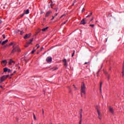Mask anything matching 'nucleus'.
<instances>
[{"instance_id":"7","label":"nucleus","mask_w":124,"mask_h":124,"mask_svg":"<svg viewBox=\"0 0 124 124\" xmlns=\"http://www.w3.org/2000/svg\"><path fill=\"white\" fill-rule=\"evenodd\" d=\"M108 110L111 114H114V109H113V108L109 107L108 108Z\"/></svg>"},{"instance_id":"10","label":"nucleus","mask_w":124,"mask_h":124,"mask_svg":"<svg viewBox=\"0 0 124 124\" xmlns=\"http://www.w3.org/2000/svg\"><path fill=\"white\" fill-rule=\"evenodd\" d=\"M81 25H86V19L85 18L83 19L80 22Z\"/></svg>"},{"instance_id":"15","label":"nucleus","mask_w":124,"mask_h":124,"mask_svg":"<svg viewBox=\"0 0 124 124\" xmlns=\"http://www.w3.org/2000/svg\"><path fill=\"white\" fill-rule=\"evenodd\" d=\"M13 62H14V61L13 60L10 59V61H9V64L10 65H11V64H12V63Z\"/></svg>"},{"instance_id":"20","label":"nucleus","mask_w":124,"mask_h":124,"mask_svg":"<svg viewBox=\"0 0 124 124\" xmlns=\"http://www.w3.org/2000/svg\"><path fill=\"white\" fill-rule=\"evenodd\" d=\"M49 8L51 7V8H53V2L51 1V3H50V5L48 6Z\"/></svg>"},{"instance_id":"60","label":"nucleus","mask_w":124,"mask_h":124,"mask_svg":"<svg viewBox=\"0 0 124 124\" xmlns=\"http://www.w3.org/2000/svg\"><path fill=\"white\" fill-rule=\"evenodd\" d=\"M14 74H12L11 75H14Z\"/></svg>"},{"instance_id":"17","label":"nucleus","mask_w":124,"mask_h":124,"mask_svg":"<svg viewBox=\"0 0 124 124\" xmlns=\"http://www.w3.org/2000/svg\"><path fill=\"white\" fill-rule=\"evenodd\" d=\"M105 74L106 75V76L108 77V79H109V76L108 74V73L106 71L104 72Z\"/></svg>"},{"instance_id":"55","label":"nucleus","mask_w":124,"mask_h":124,"mask_svg":"<svg viewBox=\"0 0 124 124\" xmlns=\"http://www.w3.org/2000/svg\"><path fill=\"white\" fill-rule=\"evenodd\" d=\"M0 88H1V89H2V86H0Z\"/></svg>"},{"instance_id":"53","label":"nucleus","mask_w":124,"mask_h":124,"mask_svg":"<svg viewBox=\"0 0 124 124\" xmlns=\"http://www.w3.org/2000/svg\"><path fill=\"white\" fill-rule=\"evenodd\" d=\"M56 69H58V68H56L53 69V70H56Z\"/></svg>"},{"instance_id":"58","label":"nucleus","mask_w":124,"mask_h":124,"mask_svg":"<svg viewBox=\"0 0 124 124\" xmlns=\"http://www.w3.org/2000/svg\"><path fill=\"white\" fill-rule=\"evenodd\" d=\"M56 9V12L58 11V10L57 9Z\"/></svg>"},{"instance_id":"5","label":"nucleus","mask_w":124,"mask_h":124,"mask_svg":"<svg viewBox=\"0 0 124 124\" xmlns=\"http://www.w3.org/2000/svg\"><path fill=\"white\" fill-rule=\"evenodd\" d=\"M1 64L3 66H5L7 64V61L6 60H4L1 62Z\"/></svg>"},{"instance_id":"46","label":"nucleus","mask_w":124,"mask_h":124,"mask_svg":"<svg viewBox=\"0 0 124 124\" xmlns=\"http://www.w3.org/2000/svg\"><path fill=\"white\" fill-rule=\"evenodd\" d=\"M44 48L43 47H41V48L40 49V51H42L43 50Z\"/></svg>"},{"instance_id":"52","label":"nucleus","mask_w":124,"mask_h":124,"mask_svg":"<svg viewBox=\"0 0 124 124\" xmlns=\"http://www.w3.org/2000/svg\"><path fill=\"white\" fill-rule=\"evenodd\" d=\"M88 64V62H85V63H84V64Z\"/></svg>"},{"instance_id":"18","label":"nucleus","mask_w":124,"mask_h":124,"mask_svg":"<svg viewBox=\"0 0 124 124\" xmlns=\"http://www.w3.org/2000/svg\"><path fill=\"white\" fill-rule=\"evenodd\" d=\"M124 76V66H123V70H122V77Z\"/></svg>"},{"instance_id":"25","label":"nucleus","mask_w":124,"mask_h":124,"mask_svg":"<svg viewBox=\"0 0 124 124\" xmlns=\"http://www.w3.org/2000/svg\"><path fill=\"white\" fill-rule=\"evenodd\" d=\"M74 54H75V50H73V53L72 54V57H73L74 56Z\"/></svg>"},{"instance_id":"3","label":"nucleus","mask_w":124,"mask_h":124,"mask_svg":"<svg viewBox=\"0 0 124 124\" xmlns=\"http://www.w3.org/2000/svg\"><path fill=\"white\" fill-rule=\"evenodd\" d=\"M96 109L98 115V118L99 120H101V112L100 111V108L99 107H96Z\"/></svg>"},{"instance_id":"47","label":"nucleus","mask_w":124,"mask_h":124,"mask_svg":"<svg viewBox=\"0 0 124 124\" xmlns=\"http://www.w3.org/2000/svg\"><path fill=\"white\" fill-rule=\"evenodd\" d=\"M1 23H2V20L0 19V24H1Z\"/></svg>"},{"instance_id":"34","label":"nucleus","mask_w":124,"mask_h":124,"mask_svg":"<svg viewBox=\"0 0 124 124\" xmlns=\"http://www.w3.org/2000/svg\"><path fill=\"white\" fill-rule=\"evenodd\" d=\"M79 124H82V119H80V121H79Z\"/></svg>"},{"instance_id":"23","label":"nucleus","mask_w":124,"mask_h":124,"mask_svg":"<svg viewBox=\"0 0 124 124\" xmlns=\"http://www.w3.org/2000/svg\"><path fill=\"white\" fill-rule=\"evenodd\" d=\"M13 46V45H16V44L13 43H11L10 44H9V46Z\"/></svg>"},{"instance_id":"43","label":"nucleus","mask_w":124,"mask_h":124,"mask_svg":"<svg viewBox=\"0 0 124 124\" xmlns=\"http://www.w3.org/2000/svg\"><path fill=\"white\" fill-rule=\"evenodd\" d=\"M100 92L101 93H102V90L101 88H100Z\"/></svg>"},{"instance_id":"41","label":"nucleus","mask_w":124,"mask_h":124,"mask_svg":"<svg viewBox=\"0 0 124 124\" xmlns=\"http://www.w3.org/2000/svg\"><path fill=\"white\" fill-rule=\"evenodd\" d=\"M64 24H66V21H65L64 22H63V23L62 24V25H64Z\"/></svg>"},{"instance_id":"48","label":"nucleus","mask_w":124,"mask_h":124,"mask_svg":"<svg viewBox=\"0 0 124 124\" xmlns=\"http://www.w3.org/2000/svg\"><path fill=\"white\" fill-rule=\"evenodd\" d=\"M93 18H92L90 20V22H92V21H93Z\"/></svg>"},{"instance_id":"21","label":"nucleus","mask_w":124,"mask_h":124,"mask_svg":"<svg viewBox=\"0 0 124 124\" xmlns=\"http://www.w3.org/2000/svg\"><path fill=\"white\" fill-rule=\"evenodd\" d=\"M92 15H93V13H91L90 15H89L86 16V18H89V17H91V16H92Z\"/></svg>"},{"instance_id":"36","label":"nucleus","mask_w":124,"mask_h":124,"mask_svg":"<svg viewBox=\"0 0 124 124\" xmlns=\"http://www.w3.org/2000/svg\"><path fill=\"white\" fill-rule=\"evenodd\" d=\"M36 46H37V48L38 49V48H39V44H37L36 45Z\"/></svg>"},{"instance_id":"51","label":"nucleus","mask_w":124,"mask_h":124,"mask_svg":"<svg viewBox=\"0 0 124 124\" xmlns=\"http://www.w3.org/2000/svg\"><path fill=\"white\" fill-rule=\"evenodd\" d=\"M43 13H44V12H41V14H43Z\"/></svg>"},{"instance_id":"26","label":"nucleus","mask_w":124,"mask_h":124,"mask_svg":"<svg viewBox=\"0 0 124 124\" xmlns=\"http://www.w3.org/2000/svg\"><path fill=\"white\" fill-rule=\"evenodd\" d=\"M21 35H23L24 34V31H20Z\"/></svg>"},{"instance_id":"19","label":"nucleus","mask_w":124,"mask_h":124,"mask_svg":"<svg viewBox=\"0 0 124 124\" xmlns=\"http://www.w3.org/2000/svg\"><path fill=\"white\" fill-rule=\"evenodd\" d=\"M7 71H8V68H4V72H7Z\"/></svg>"},{"instance_id":"44","label":"nucleus","mask_w":124,"mask_h":124,"mask_svg":"<svg viewBox=\"0 0 124 124\" xmlns=\"http://www.w3.org/2000/svg\"><path fill=\"white\" fill-rule=\"evenodd\" d=\"M81 11L82 12H84V11H85V9L83 8Z\"/></svg>"},{"instance_id":"37","label":"nucleus","mask_w":124,"mask_h":124,"mask_svg":"<svg viewBox=\"0 0 124 124\" xmlns=\"http://www.w3.org/2000/svg\"><path fill=\"white\" fill-rule=\"evenodd\" d=\"M25 13H24L23 14H22L21 16H20V17H23L24 16V15H25Z\"/></svg>"},{"instance_id":"8","label":"nucleus","mask_w":124,"mask_h":124,"mask_svg":"<svg viewBox=\"0 0 124 124\" xmlns=\"http://www.w3.org/2000/svg\"><path fill=\"white\" fill-rule=\"evenodd\" d=\"M51 13H52V11H51L47 12L45 15V17H49V16H50Z\"/></svg>"},{"instance_id":"30","label":"nucleus","mask_w":124,"mask_h":124,"mask_svg":"<svg viewBox=\"0 0 124 124\" xmlns=\"http://www.w3.org/2000/svg\"><path fill=\"white\" fill-rule=\"evenodd\" d=\"M65 16V14L62 15V16L60 17V19H62V17H63V16Z\"/></svg>"},{"instance_id":"33","label":"nucleus","mask_w":124,"mask_h":124,"mask_svg":"<svg viewBox=\"0 0 124 124\" xmlns=\"http://www.w3.org/2000/svg\"><path fill=\"white\" fill-rule=\"evenodd\" d=\"M64 66H67V63H66V62L64 63Z\"/></svg>"},{"instance_id":"22","label":"nucleus","mask_w":124,"mask_h":124,"mask_svg":"<svg viewBox=\"0 0 124 124\" xmlns=\"http://www.w3.org/2000/svg\"><path fill=\"white\" fill-rule=\"evenodd\" d=\"M33 116L34 120H35V121H36V117H35V114H34V113H33Z\"/></svg>"},{"instance_id":"13","label":"nucleus","mask_w":124,"mask_h":124,"mask_svg":"<svg viewBox=\"0 0 124 124\" xmlns=\"http://www.w3.org/2000/svg\"><path fill=\"white\" fill-rule=\"evenodd\" d=\"M7 42H8V40L7 39L1 43V45H4V44H5V43H7Z\"/></svg>"},{"instance_id":"57","label":"nucleus","mask_w":124,"mask_h":124,"mask_svg":"<svg viewBox=\"0 0 124 124\" xmlns=\"http://www.w3.org/2000/svg\"><path fill=\"white\" fill-rule=\"evenodd\" d=\"M37 54H39V52H37Z\"/></svg>"},{"instance_id":"54","label":"nucleus","mask_w":124,"mask_h":124,"mask_svg":"<svg viewBox=\"0 0 124 124\" xmlns=\"http://www.w3.org/2000/svg\"><path fill=\"white\" fill-rule=\"evenodd\" d=\"M43 114H44V110L43 109Z\"/></svg>"},{"instance_id":"56","label":"nucleus","mask_w":124,"mask_h":124,"mask_svg":"<svg viewBox=\"0 0 124 124\" xmlns=\"http://www.w3.org/2000/svg\"><path fill=\"white\" fill-rule=\"evenodd\" d=\"M18 69H20V68H21V67H20V66H18Z\"/></svg>"},{"instance_id":"62","label":"nucleus","mask_w":124,"mask_h":124,"mask_svg":"<svg viewBox=\"0 0 124 124\" xmlns=\"http://www.w3.org/2000/svg\"><path fill=\"white\" fill-rule=\"evenodd\" d=\"M44 20H46V18H44Z\"/></svg>"},{"instance_id":"11","label":"nucleus","mask_w":124,"mask_h":124,"mask_svg":"<svg viewBox=\"0 0 124 124\" xmlns=\"http://www.w3.org/2000/svg\"><path fill=\"white\" fill-rule=\"evenodd\" d=\"M32 41H33V38L30 39L28 43H26V45H30V44H31Z\"/></svg>"},{"instance_id":"4","label":"nucleus","mask_w":124,"mask_h":124,"mask_svg":"<svg viewBox=\"0 0 124 124\" xmlns=\"http://www.w3.org/2000/svg\"><path fill=\"white\" fill-rule=\"evenodd\" d=\"M8 75H5L3 76L0 78V83H2V82H4L7 78H8Z\"/></svg>"},{"instance_id":"63","label":"nucleus","mask_w":124,"mask_h":124,"mask_svg":"<svg viewBox=\"0 0 124 124\" xmlns=\"http://www.w3.org/2000/svg\"><path fill=\"white\" fill-rule=\"evenodd\" d=\"M1 43V42L0 41V44Z\"/></svg>"},{"instance_id":"29","label":"nucleus","mask_w":124,"mask_h":124,"mask_svg":"<svg viewBox=\"0 0 124 124\" xmlns=\"http://www.w3.org/2000/svg\"><path fill=\"white\" fill-rule=\"evenodd\" d=\"M90 27H92V28H93V27H94V25H93V24H90Z\"/></svg>"},{"instance_id":"31","label":"nucleus","mask_w":124,"mask_h":124,"mask_svg":"<svg viewBox=\"0 0 124 124\" xmlns=\"http://www.w3.org/2000/svg\"><path fill=\"white\" fill-rule=\"evenodd\" d=\"M19 31H20V30H17V31H15V32L16 33H18V32H19Z\"/></svg>"},{"instance_id":"50","label":"nucleus","mask_w":124,"mask_h":124,"mask_svg":"<svg viewBox=\"0 0 124 124\" xmlns=\"http://www.w3.org/2000/svg\"><path fill=\"white\" fill-rule=\"evenodd\" d=\"M16 71H15L14 72V74H15V73H16Z\"/></svg>"},{"instance_id":"38","label":"nucleus","mask_w":124,"mask_h":124,"mask_svg":"<svg viewBox=\"0 0 124 124\" xmlns=\"http://www.w3.org/2000/svg\"><path fill=\"white\" fill-rule=\"evenodd\" d=\"M54 19H55V16H52V18L51 19V21L54 20Z\"/></svg>"},{"instance_id":"9","label":"nucleus","mask_w":124,"mask_h":124,"mask_svg":"<svg viewBox=\"0 0 124 124\" xmlns=\"http://www.w3.org/2000/svg\"><path fill=\"white\" fill-rule=\"evenodd\" d=\"M47 62H52V57H48L46 59Z\"/></svg>"},{"instance_id":"28","label":"nucleus","mask_w":124,"mask_h":124,"mask_svg":"<svg viewBox=\"0 0 124 124\" xmlns=\"http://www.w3.org/2000/svg\"><path fill=\"white\" fill-rule=\"evenodd\" d=\"M75 3H76V0H75L74 1L72 5H73V6L74 5V4H75Z\"/></svg>"},{"instance_id":"64","label":"nucleus","mask_w":124,"mask_h":124,"mask_svg":"<svg viewBox=\"0 0 124 124\" xmlns=\"http://www.w3.org/2000/svg\"><path fill=\"white\" fill-rule=\"evenodd\" d=\"M31 124H33V123H31Z\"/></svg>"},{"instance_id":"27","label":"nucleus","mask_w":124,"mask_h":124,"mask_svg":"<svg viewBox=\"0 0 124 124\" xmlns=\"http://www.w3.org/2000/svg\"><path fill=\"white\" fill-rule=\"evenodd\" d=\"M35 52V49H33L32 51H31V53L32 54H34V52Z\"/></svg>"},{"instance_id":"61","label":"nucleus","mask_w":124,"mask_h":124,"mask_svg":"<svg viewBox=\"0 0 124 124\" xmlns=\"http://www.w3.org/2000/svg\"><path fill=\"white\" fill-rule=\"evenodd\" d=\"M14 62V63H15L16 62L14 61V62Z\"/></svg>"},{"instance_id":"42","label":"nucleus","mask_w":124,"mask_h":124,"mask_svg":"<svg viewBox=\"0 0 124 124\" xmlns=\"http://www.w3.org/2000/svg\"><path fill=\"white\" fill-rule=\"evenodd\" d=\"M73 87L76 90H77V88H76V86H75V85H73Z\"/></svg>"},{"instance_id":"32","label":"nucleus","mask_w":124,"mask_h":124,"mask_svg":"<svg viewBox=\"0 0 124 124\" xmlns=\"http://www.w3.org/2000/svg\"><path fill=\"white\" fill-rule=\"evenodd\" d=\"M8 72H9V73L12 72V70L9 69H8Z\"/></svg>"},{"instance_id":"40","label":"nucleus","mask_w":124,"mask_h":124,"mask_svg":"<svg viewBox=\"0 0 124 124\" xmlns=\"http://www.w3.org/2000/svg\"><path fill=\"white\" fill-rule=\"evenodd\" d=\"M63 62L64 63V62H66V59H64V60H63Z\"/></svg>"},{"instance_id":"35","label":"nucleus","mask_w":124,"mask_h":124,"mask_svg":"<svg viewBox=\"0 0 124 124\" xmlns=\"http://www.w3.org/2000/svg\"><path fill=\"white\" fill-rule=\"evenodd\" d=\"M2 36L4 39H5V35L4 34H3Z\"/></svg>"},{"instance_id":"59","label":"nucleus","mask_w":124,"mask_h":124,"mask_svg":"<svg viewBox=\"0 0 124 124\" xmlns=\"http://www.w3.org/2000/svg\"><path fill=\"white\" fill-rule=\"evenodd\" d=\"M108 39H107V40H106V42H107V40H108Z\"/></svg>"},{"instance_id":"39","label":"nucleus","mask_w":124,"mask_h":124,"mask_svg":"<svg viewBox=\"0 0 124 124\" xmlns=\"http://www.w3.org/2000/svg\"><path fill=\"white\" fill-rule=\"evenodd\" d=\"M29 45H27V44H26V45H25V47H29Z\"/></svg>"},{"instance_id":"1","label":"nucleus","mask_w":124,"mask_h":124,"mask_svg":"<svg viewBox=\"0 0 124 124\" xmlns=\"http://www.w3.org/2000/svg\"><path fill=\"white\" fill-rule=\"evenodd\" d=\"M13 50L11 51L12 54H13L15 53L16 52H20L21 49H20V48L19 47V46L18 45H14L13 46Z\"/></svg>"},{"instance_id":"14","label":"nucleus","mask_w":124,"mask_h":124,"mask_svg":"<svg viewBox=\"0 0 124 124\" xmlns=\"http://www.w3.org/2000/svg\"><path fill=\"white\" fill-rule=\"evenodd\" d=\"M30 13V10L27 9L26 11H24V14H29Z\"/></svg>"},{"instance_id":"12","label":"nucleus","mask_w":124,"mask_h":124,"mask_svg":"<svg viewBox=\"0 0 124 124\" xmlns=\"http://www.w3.org/2000/svg\"><path fill=\"white\" fill-rule=\"evenodd\" d=\"M82 112H83V110L82 109L79 110V115H80V118L82 119Z\"/></svg>"},{"instance_id":"49","label":"nucleus","mask_w":124,"mask_h":124,"mask_svg":"<svg viewBox=\"0 0 124 124\" xmlns=\"http://www.w3.org/2000/svg\"><path fill=\"white\" fill-rule=\"evenodd\" d=\"M18 65H19V63L18 64H16V66H18Z\"/></svg>"},{"instance_id":"24","label":"nucleus","mask_w":124,"mask_h":124,"mask_svg":"<svg viewBox=\"0 0 124 124\" xmlns=\"http://www.w3.org/2000/svg\"><path fill=\"white\" fill-rule=\"evenodd\" d=\"M102 88V81H101L100 83V88Z\"/></svg>"},{"instance_id":"45","label":"nucleus","mask_w":124,"mask_h":124,"mask_svg":"<svg viewBox=\"0 0 124 124\" xmlns=\"http://www.w3.org/2000/svg\"><path fill=\"white\" fill-rule=\"evenodd\" d=\"M58 16V13L55 14L54 17H56Z\"/></svg>"},{"instance_id":"6","label":"nucleus","mask_w":124,"mask_h":124,"mask_svg":"<svg viewBox=\"0 0 124 124\" xmlns=\"http://www.w3.org/2000/svg\"><path fill=\"white\" fill-rule=\"evenodd\" d=\"M31 35V33L26 34L24 37V39H27V38H30Z\"/></svg>"},{"instance_id":"16","label":"nucleus","mask_w":124,"mask_h":124,"mask_svg":"<svg viewBox=\"0 0 124 124\" xmlns=\"http://www.w3.org/2000/svg\"><path fill=\"white\" fill-rule=\"evenodd\" d=\"M48 29H49V27H47L46 28H44L42 30V31H47V30H48Z\"/></svg>"},{"instance_id":"2","label":"nucleus","mask_w":124,"mask_h":124,"mask_svg":"<svg viewBox=\"0 0 124 124\" xmlns=\"http://www.w3.org/2000/svg\"><path fill=\"white\" fill-rule=\"evenodd\" d=\"M83 94H86V86L85 83H82L81 87V96L83 97Z\"/></svg>"}]
</instances>
